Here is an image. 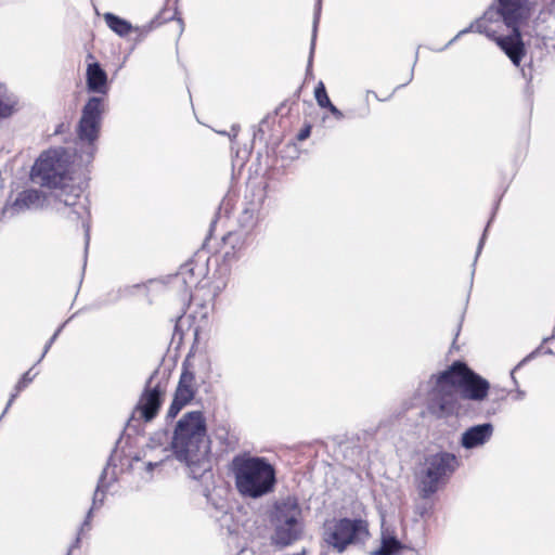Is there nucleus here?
Wrapping results in <instances>:
<instances>
[{
  "mask_svg": "<svg viewBox=\"0 0 555 555\" xmlns=\"http://www.w3.org/2000/svg\"><path fill=\"white\" fill-rule=\"evenodd\" d=\"M46 196L39 190H24L20 192L14 202L7 204L0 214V221L23 212L25 210H37L44 206Z\"/></svg>",
  "mask_w": 555,
  "mask_h": 555,
  "instance_id": "12",
  "label": "nucleus"
},
{
  "mask_svg": "<svg viewBox=\"0 0 555 555\" xmlns=\"http://www.w3.org/2000/svg\"><path fill=\"white\" fill-rule=\"evenodd\" d=\"M66 322L63 323L56 331L55 333L53 334V336L48 340V343L46 344L44 346V349H43V352L39 359V361H41L43 359V357L46 356V353L49 351V349L51 348L52 344L55 341L56 337L60 335V333L62 332L63 327L65 326Z\"/></svg>",
  "mask_w": 555,
  "mask_h": 555,
  "instance_id": "26",
  "label": "nucleus"
},
{
  "mask_svg": "<svg viewBox=\"0 0 555 555\" xmlns=\"http://www.w3.org/2000/svg\"><path fill=\"white\" fill-rule=\"evenodd\" d=\"M104 109L105 101L99 96L90 98L82 108L78 124V137L81 141L88 142L90 149H93V142L98 139Z\"/></svg>",
  "mask_w": 555,
  "mask_h": 555,
  "instance_id": "9",
  "label": "nucleus"
},
{
  "mask_svg": "<svg viewBox=\"0 0 555 555\" xmlns=\"http://www.w3.org/2000/svg\"><path fill=\"white\" fill-rule=\"evenodd\" d=\"M460 382L463 398L481 401L487 397L490 388L488 380L476 374L467 365Z\"/></svg>",
  "mask_w": 555,
  "mask_h": 555,
  "instance_id": "14",
  "label": "nucleus"
},
{
  "mask_svg": "<svg viewBox=\"0 0 555 555\" xmlns=\"http://www.w3.org/2000/svg\"><path fill=\"white\" fill-rule=\"evenodd\" d=\"M367 537V524L362 519L344 517L327 520L323 526V542L328 548L339 554L350 545L362 543Z\"/></svg>",
  "mask_w": 555,
  "mask_h": 555,
  "instance_id": "7",
  "label": "nucleus"
},
{
  "mask_svg": "<svg viewBox=\"0 0 555 555\" xmlns=\"http://www.w3.org/2000/svg\"><path fill=\"white\" fill-rule=\"evenodd\" d=\"M240 221L243 228H251L255 222V209L246 208L243 211Z\"/></svg>",
  "mask_w": 555,
  "mask_h": 555,
  "instance_id": "24",
  "label": "nucleus"
},
{
  "mask_svg": "<svg viewBox=\"0 0 555 555\" xmlns=\"http://www.w3.org/2000/svg\"><path fill=\"white\" fill-rule=\"evenodd\" d=\"M240 221L243 228H251L255 222V209L246 208L243 211Z\"/></svg>",
  "mask_w": 555,
  "mask_h": 555,
  "instance_id": "25",
  "label": "nucleus"
},
{
  "mask_svg": "<svg viewBox=\"0 0 555 555\" xmlns=\"http://www.w3.org/2000/svg\"><path fill=\"white\" fill-rule=\"evenodd\" d=\"M412 78H413V72H412V73H411V75H410V79H409V81H411V79H412Z\"/></svg>",
  "mask_w": 555,
  "mask_h": 555,
  "instance_id": "34",
  "label": "nucleus"
},
{
  "mask_svg": "<svg viewBox=\"0 0 555 555\" xmlns=\"http://www.w3.org/2000/svg\"><path fill=\"white\" fill-rule=\"evenodd\" d=\"M35 376H36V373L31 374V370H29L23 374V376L21 377V379L17 382V384L15 386V392H13L9 399V402L3 411V414L9 410V408L11 406V404L13 403L15 398L18 396V392L21 390H23L25 387H27V385L35 378Z\"/></svg>",
  "mask_w": 555,
  "mask_h": 555,
  "instance_id": "22",
  "label": "nucleus"
},
{
  "mask_svg": "<svg viewBox=\"0 0 555 555\" xmlns=\"http://www.w3.org/2000/svg\"><path fill=\"white\" fill-rule=\"evenodd\" d=\"M60 203L64 205V209L57 208V211L67 217L68 219L75 221L78 219L82 220V228L85 230V243L87 251L89 242H90V223H89V210L87 207L80 203L79 195H66L64 198L60 196Z\"/></svg>",
  "mask_w": 555,
  "mask_h": 555,
  "instance_id": "13",
  "label": "nucleus"
},
{
  "mask_svg": "<svg viewBox=\"0 0 555 555\" xmlns=\"http://www.w3.org/2000/svg\"><path fill=\"white\" fill-rule=\"evenodd\" d=\"M166 392V384L154 383V376H151L145 384L134 413H139L144 422H151L158 413Z\"/></svg>",
  "mask_w": 555,
  "mask_h": 555,
  "instance_id": "10",
  "label": "nucleus"
},
{
  "mask_svg": "<svg viewBox=\"0 0 555 555\" xmlns=\"http://www.w3.org/2000/svg\"><path fill=\"white\" fill-rule=\"evenodd\" d=\"M529 358H530V356H528V357L524 358V359H522V360H521V361H520V362H519V363H518V364L513 369V371L511 372V376H512V378L514 379V382H516V379H515V377H514V373H515V371H516L518 367H520V366H521V365H522V364H524V363H525Z\"/></svg>",
  "mask_w": 555,
  "mask_h": 555,
  "instance_id": "29",
  "label": "nucleus"
},
{
  "mask_svg": "<svg viewBox=\"0 0 555 555\" xmlns=\"http://www.w3.org/2000/svg\"><path fill=\"white\" fill-rule=\"evenodd\" d=\"M310 134V129L309 128H306L304 130H301L298 134V139L299 140H305L306 138H308V135Z\"/></svg>",
  "mask_w": 555,
  "mask_h": 555,
  "instance_id": "31",
  "label": "nucleus"
},
{
  "mask_svg": "<svg viewBox=\"0 0 555 555\" xmlns=\"http://www.w3.org/2000/svg\"><path fill=\"white\" fill-rule=\"evenodd\" d=\"M402 548L401 542L392 535H382L380 546L372 555H395Z\"/></svg>",
  "mask_w": 555,
  "mask_h": 555,
  "instance_id": "20",
  "label": "nucleus"
},
{
  "mask_svg": "<svg viewBox=\"0 0 555 555\" xmlns=\"http://www.w3.org/2000/svg\"><path fill=\"white\" fill-rule=\"evenodd\" d=\"M527 2L528 0H498L496 8H489L482 17L461 30L448 42L447 47L462 35L474 30L495 40L513 64L519 66L526 52L519 24Z\"/></svg>",
  "mask_w": 555,
  "mask_h": 555,
  "instance_id": "1",
  "label": "nucleus"
},
{
  "mask_svg": "<svg viewBox=\"0 0 555 555\" xmlns=\"http://www.w3.org/2000/svg\"><path fill=\"white\" fill-rule=\"evenodd\" d=\"M325 108H327L336 118L343 117V113L335 105H333V103H331V105L326 106Z\"/></svg>",
  "mask_w": 555,
  "mask_h": 555,
  "instance_id": "27",
  "label": "nucleus"
},
{
  "mask_svg": "<svg viewBox=\"0 0 555 555\" xmlns=\"http://www.w3.org/2000/svg\"><path fill=\"white\" fill-rule=\"evenodd\" d=\"M87 88L93 93H107V74L98 62L90 63L87 67Z\"/></svg>",
  "mask_w": 555,
  "mask_h": 555,
  "instance_id": "16",
  "label": "nucleus"
},
{
  "mask_svg": "<svg viewBox=\"0 0 555 555\" xmlns=\"http://www.w3.org/2000/svg\"><path fill=\"white\" fill-rule=\"evenodd\" d=\"M494 426L483 423L468 427L461 436L460 443L466 450L485 446L492 438Z\"/></svg>",
  "mask_w": 555,
  "mask_h": 555,
  "instance_id": "15",
  "label": "nucleus"
},
{
  "mask_svg": "<svg viewBox=\"0 0 555 555\" xmlns=\"http://www.w3.org/2000/svg\"><path fill=\"white\" fill-rule=\"evenodd\" d=\"M195 393V375L185 366V364H183V370L180 375L172 402L166 414L167 421L173 420L179 412L194 399Z\"/></svg>",
  "mask_w": 555,
  "mask_h": 555,
  "instance_id": "11",
  "label": "nucleus"
},
{
  "mask_svg": "<svg viewBox=\"0 0 555 555\" xmlns=\"http://www.w3.org/2000/svg\"><path fill=\"white\" fill-rule=\"evenodd\" d=\"M106 474H107V467H105L103 469V472L99 478L98 486H96V489L93 494L92 507L89 509L87 517H86L83 524L81 525V530L85 529V527L89 526L93 508L99 507L103 504L105 490L108 487L107 485H105Z\"/></svg>",
  "mask_w": 555,
  "mask_h": 555,
  "instance_id": "18",
  "label": "nucleus"
},
{
  "mask_svg": "<svg viewBox=\"0 0 555 555\" xmlns=\"http://www.w3.org/2000/svg\"><path fill=\"white\" fill-rule=\"evenodd\" d=\"M272 522L274 532L272 543L285 547L298 541L304 532L301 508L298 500L287 496L275 505Z\"/></svg>",
  "mask_w": 555,
  "mask_h": 555,
  "instance_id": "6",
  "label": "nucleus"
},
{
  "mask_svg": "<svg viewBox=\"0 0 555 555\" xmlns=\"http://www.w3.org/2000/svg\"><path fill=\"white\" fill-rule=\"evenodd\" d=\"M69 160L64 149L43 152L31 168V180L41 186L56 189L62 185L68 172Z\"/></svg>",
  "mask_w": 555,
  "mask_h": 555,
  "instance_id": "8",
  "label": "nucleus"
},
{
  "mask_svg": "<svg viewBox=\"0 0 555 555\" xmlns=\"http://www.w3.org/2000/svg\"><path fill=\"white\" fill-rule=\"evenodd\" d=\"M82 531H83V529L82 530L80 529L79 533H81ZM79 544H80V534H78L77 538L75 539L67 555H70V552L73 548L79 547Z\"/></svg>",
  "mask_w": 555,
  "mask_h": 555,
  "instance_id": "28",
  "label": "nucleus"
},
{
  "mask_svg": "<svg viewBox=\"0 0 555 555\" xmlns=\"http://www.w3.org/2000/svg\"><path fill=\"white\" fill-rule=\"evenodd\" d=\"M459 467V459L449 452L429 454L417 474V488L422 499H429L439 486L446 483Z\"/></svg>",
  "mask_w": 555,
  "mask_h": 555,
  "instance_id": "5",
  "label": "nucleus"
},
{
  "mask_svg": "<svg viewBox=\"0 0 555 555\" xmlns=\"http://www.w3.org/2000/svg\"><path fill=\"white\" fill-rule=\"evenodd\" d=\"M466 363L455 361L446 371L431 375L434 386L429 395V410L438 417L450 416L459 410V389Z\"/></svg>",
  "mask_w": 555,
  "mask_h": 555,
  "instance_id": "4",
  "label": "nucleus"
},
{
  "mask_svg": "<svg viewBox=\"0 0 555 555\" xmlns=\"http://www.w3.org/2000/svg\"><path fill=\"white\" fill-rule=\"evenodd\" d=\"M486 233H487V229H485V232L480 238V242L478 244V247H477V256L480 254L481 249H482V246H483V243H485V238H486Z\"/></svg>",
  "mask_w": 555,
  "mask_h": 555,
  "instance_id": "30",
  "label": "nucleus"
},
{
  "mask_svg": "<svg viewBox=\"0 0 555 555\" xmlns=\"http://www.w3.org/2000/svg\"><path fill=\"white\" fill-rule=\"evenodd\" d=\"M104 20L109 29L120 37L128 36L132 30H139V28H133L128 21L113 13H105Z\"/></svg>",
  "mask_w": 555,
  "mask_h": 555,
  "instance_id": "19",
  "label": "nucleus"
},
{
  "mask_svg": "<svg viewBox=\"0 0 555 555\" xmlns=\"http://www.w3.org/2000/svg\"><path fill=\"white\" fill-rule=\"evenodd\" d=\"M204 274V267L197 266L194 261H188L180 267L177 278L181 280L186 288L191 289L199 283Z\"/></svg>",
  "mask_w": 555,
  "mask_h": 555,
  "instance_id": "17",
  "label": "nucleus"
},
{
  "mask_svg": "<svg viewBox=\"0 0 555 555\" xmlns=\"http://www.w3.org/2000/svg\"><path fill=\"white\" fill-rule=\"evenodd\" d=\"M320 14H321V0H317L314 17H313V28H312L310 54H309L308 66H307L308 73H310L311 67H312V60H313V53H314V48H315V39H317L318 24L320 21Z\"/></svg>",
  "mask_w": 555,
  "mask_h": 555,
  "instance_id": "21",
  "label": "nucleus"
},
{
  "mask_svg": "<svg viewBox=\"0 0 555 555\" xmlns=\"http://www.w3.org/2000/svg\"><path fill=\"white\" fill-rule=\"evenodd\" d=\"M230 467L235 488L243 498L259 499L273 492L276 472L266 457L237 454Z\"/></svg>",
  "mask_w": 555,
  "mask_h": 555,
  "instance_id": "3",
  "label": "nucleus"
},
{
  "mask_svg": "<svg viewBox=\"0 0 555 555\" xmlns=\"http://www.w3.org/2000/svg\"><path fill=\"white\" fill-rule=\"evenodd\" d=\"M170 447L175 457L185 463L193 479L210 472V440L202 411L188 412L176 423Z\"/></svg>",
  "mask_w": 555,
  "mask_h": 555,
  "instance_id": "2",
  "label": "nucleus"
},
{
  "mask_svg": "<svg viewBox=\"0 0 555 555\" xmlns=\"http://www.w3.org/2000/svg\"><path fill=\"white\" fill-rule=\"evenodd\" d=\"M160 464H162V462H156V463L149 462V463L146 464V469L150 472V470H152L154 467H156V466H158V465H160Z\"/></svg>",
  "mask_w": 555,
  "mask_h": 555,
  "instance_id": "32",
  "label": "nucleus"
},
{
  "mask_svg": "<svg viewBox=\"0 0 555 555\" xmlns=\"http://www.w3.org/2000/svg\"><path fill=\"white\" fill-rule=\"evenodd\" d=\"M88 59H93V55L91 53H89Z\"/></svg>",
  "mask_w": 555,
  "mask_h": 555,
  "instance_id": "33",
  "label": "nucleus"
},
{
  "mask_svg": "<svg viewBox=\"0 0 555 555\" xmlns=\"http://www.w3.org/2000/svg\"><path fill=\"white\" fill-rule=\"evenodd\" d=\"M314 96L318 105L322 108H325L332 103L327 95L325 86L322 81H319L318 86L315 87Z\"/></svg>",
  "mask_w": 555,
  "mask_h": 555,
  "instance_id": "23",
  "label": "nucleus"
}]
</instances>
